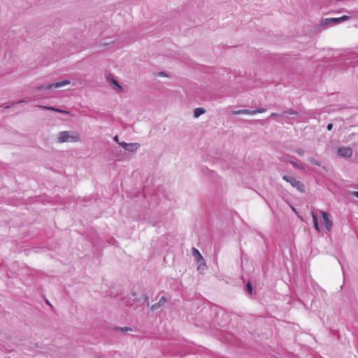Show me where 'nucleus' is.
Wrapping results in <instances>:
<instances>
[{
    "instance_id": "obj_18",
    "label": "nucleus",
    "mask_w": 358,
    "mask_h": 358,
    "mask_svg": "<svg viewBox=\"0 0 358 358\" xmlns=\"http://www.w3.org/2000/svg\"><path fill=\"white\" fill-rule=\"evenodd\" d=\"M247 291L250 293V294H252V287L250 282H248L246 285Z\"/></svg>"
},
{
    "instance_id": "obj_31",
    "label": "nucleus",
    "mask_w": 358,
    "mask_h": 358,
    "mask_svg": "<svg viewBox=\"0 0 358 358\" xmlns=\"http://www.w3.org/2000/svg\"><path fill=\"white\" fill-rule=\"evenodd\" d=\"M23 102H24V100H20V101H17V103H23Z\"/></svg>"
},
{
    "instance_id": "obj_29",
    "label": "nucleus",
    "mask_w": 358,
    "mask_h": 358,
    "mask_svg": "<svg viewBox=\"0 0 358 358\" xmlns=\"http://www.w3.org/2000/svg\"><path fill=\"white\" fill-rule=\"evenodd\" d=\"M159 75L162 76H165L166 73L162 71V72L159 73Z\"/></svg>"
},
{
    "instance_id": "obj_7",
    "label": "nucleus",
    "mask_w": 358,
    "mask_h": 358,
    "mask_svg": "<svg viewBox=\"0 0 358 358\" xmlns=\"http://www.w3.org/2000/svg\"><path fill=\"white\" fill-rule=\"evenodd\" d=\"M346 63L354 67L358 65V51L352 54L350 57L346 59Z\"/></svg>"
},
{
    "instance_id": "obj_12",
    "label": "nucleus",
    "mask_w": 358,
    "mask_h": 358,
    "mask_svg": "<svg viewBox=\"0 0 358 358\" xmlns=\"http://www.w3.org/2000/svg\"><path fill=\"white\" fill-rule=\"evenodd\" d=\"M206 110L203 108L199 107L194 109V116L197 118L202 114L205 113Z\"/></svg>"
},
{
    "instance_id": "obj_2",
    "label": "nucleus",
    "mask_w": 358,
    "mask_h": 358,
    "mask_svg": "<svg viewBox=\"0 0 358 358\" xmlns=\"http://www.w3.org/2000/svg\"><path fill=\"white\" fill-rule=\"evenodd\" d=\"M282 179L286 182H289L292 187L296 188L300 192H305V186L299 180H297L294 177L289 175H285L282 176Z\"/></svg>"
},
{
    "instance_id": "obj_6",
    "label": "nucleus",
    "mask_w": 358,
    "mask_h": 358,
    "mask_svg": "<svg viewBox=\"0 0 358 358\" xmlns=\"http://www.w3.org/2000/svg\"><path fill=\"white\" fill-rule=\"evenodd\" d=\"M348 18H349V17L347 16V15H343V16L340 17L325 18L324 20V22L326 24H330V23L337 24V23H340L341 22H343V21L348 20Z\"/></svg>"
},
{
    "instance_id": "obj_3",
    "label": "nucleus",
    "mask_w": 358,
    "mask_h": 358,
    "mask_svg": "<svg viewBox=\"0 0 358 358\" xmlns=\"http://www.w3.org/2000/svg\"><path fill=\"white\" fill-rule=\"evenodd\" d=\"M70 83H71V81L69 80H64L60 82H57L55 83H48V84L42 85L38 87V90H50L52 88H59V87H64L65 85H67Z\"/></svg>"
},
{
    "instance_id": "obj_30",
    "label": "nucleus",
    "mask_w": 358,
    "mask_h": 358,
    "mask_svg": "<svg viewBox=\"0 0 358 358\" xmlns=\"http://www.w3.org/2000/svg\"><path fill=\"white\" fill-rule=\"evenodd\" d=\"M278 114H277V113H272L271 115V116H273V117L278 116Z\"/></svg>"
},
{
    "instance_id": "obj_10",
    "label": "nucleus",
    "mask_w": 358,
    "mask_h": 358,
    "mask_svg": "<svg viewBox=\"0 0 358 358\" xmlns=\"http://www.w3.org/2000/svg\"><path fill=\"white\" fill-rule=\"evenodd\" d=\"M139 148V144L137 143H129L125 150L131 152H134L137 150Z\"/></svg>"
},
{
    "instance_id": "obj_22",
    "label": "nucleus",
    "mask_w": 358,
    "mask_h": 358,
    "mask_svg": "<svg viewBox=\"0 0 358 358\" xmlns=\"http://www.w3.org/2000/svg\"><path fill=\"white\" fill-rule=\"evenodd\" d=\"M254 112V115L256 114L257 113H264L266 111V109L264 108H259V109H257V110H252Z\"/></svg>"
},
{
    "instance_id": "obj_24",
    "label": "nucleus",
    "mask_w": 358,
    "mask_h": 358,
    "mask_svg": "<svg viewBox=\"0 0 358 358\" xmlns=\"http://www.w3.org/2000/svg\"><path fill=\"white\" fill-rule=\"evenodd\" d=\"M118 144L125 149L127 147L129 143L122 141V142L118 143Z\"/></svg>"
},
{
    "instance_id": "obj_13",
    "label": "nucleus",
    "mask_w": 358,
    "mask_h": 358,
    "mask_svg": "<svg viewBox=\"0 0 358 358\" xmlns=\"http://www.w3.org/2000/svg\"><path fill=\"white\" fill-rule=\"evenodd\" d=\"M289 163L294 166L295 167L296 169H298L299 170H301V171H304L305 170V167L303 165H302L301 164H299L296 161H294V160H290L289 161Z\"/></svg>"
},
{
    "instance_id": "obj_5",
    "label": "nucleus",
    "mask_w": 358,
    "mask_h": 358,
    "mask_svg": "<svg viewBox=\"0 0 358 358\" xmlns=\"http://www.w3.org/2000/svg\"><path fill=\"white\" fill-rule=\"evenodd\" d=\"M353 153L352 149L349 146H342L338 149V155L342 157L350 158Z\"/></svg>"
},
{
    "instance_id": "obj_20",
    "label": "nucleus",
    "mask_w": 358,
    "mask_h": 358,
    "mask_svg": "<svg viewBox=\"0 0 358 358\" xmlns=\"http://www.w3.org/2000/svg\"><path fill=\"white\" fill-rule=\"evenodd\" d=\"M295 152L301 156L304 155L305 153L304 150L302 148H297L296 149Z\"/></svg>"
},
{
    "instance_id": "obj_25",
    "label": "nucleus",
    "mask_w": 358,
    "mask_h": 358,
    "mask_svg": "<svg viewBox=\"0 0 358 358\" xmlns=\"http://www.w3.org/2000/svg\"><path fill=\"white\" fill-rule=\"evenodd\" d=\"M314 227L317 232H320V228L319 226V223L314 224Z\"/></svg>"
},
{
    "instance_id": "obj_17",
    "label": "nucleus",
    "mask_w": 358,
    "mask_h": 358,
    "mask_svg": "<svg viewBox=\"0 0 358 358\" xmlns=\"http://www.w3.org/2000/svg\"><path fill=\"white\" fill-rule=\"evenodd\" d=\"M283 114H288V115H298V112L296 110H292V109H289V110L283 112Z\"/></svg>"
},
{
    "instance_id": "obj_27",
    "label": "nucleus",
    "mask_w": 358,
    "mask_h": 358,
    "mask_svg": "<svg viewBox=\"0 0 358 358\" xmlns=\"http://www.w3.org/2000/svg\"><path fill=\"white\" fill-rule=\"evenodd\" d=\"M352 195L356 196L358 199V192H353Z\"/></svg>"
},
{
    "instance_id": "obj_16",
    "label": "nucleus",
    "mask_w": 358,
    "mask_h": 358,
    "mask_svg": "<svg viewBox=\"0 0 358 358\" xmlns=\"http://www.w3.org/2000/svg\"><path fill=\"white\" fill-rule=\"evenodd\" d=\"M308 161H309L311 164H314V165H316V166H321V162H320V161H319V160H317V159H315V158H313V157H309V158H308Z\"/></svg>"
},
{
    "instance_id": "obj_26",
    "label": "nucleus",
    "mask_w": 358,
    "mask_h": 358,
    "mask_svg": "<svg viewBox=\"0 0 358 358\" xmlns=\"http://www.w3.org/2000/svg\"><path fill=\"white\" fill-rule=\"evenodd\" d=\"M327 128L329 131H331L333 128V124H331V123L328 124Z\"/></svg>"
},
{
    "instance_id": "obj_21",
    "label": "nucleus",
    "mask_w": 358,
    "mask_h": 358,
    "mask_svg": "<svg viewBox=\"0 0 358 358\" xmlns=\"http://www.w3.org/2000/svg\"><path fill=\"white\" fill-rule=\"evenodd\" d=\"M41 107L44 109H47V110H52V111H57V110H58V108H56L52 106H41Z\"/></svg>"
},
{
    "instance_id": "obj_14",
    "label": "nucleus",
    "mask_w": 358,
    "mask_h": 358,
    "mask_svg": "<svg viewBox=\"0 0 358 358\" xmlns=\"http://www.w3.org/2000/svg\"><path fill=\"white\" fill-rule=\"evenodd\" d=\"M115 330L116 331H122L123 333H128L129 331H132V329L130 327H116L115 328Z\"/></svg>"
},
{
    "instance_id": "obj_19",
    "label": "nucleus",
    "mask_w": 358,
    "mask_h": 358,
    "mask_svg": "<svg viewBox=\"0 0 358 358\" xmlns=\"http://www.w3.org/2000/svg\"><path fill=\"white\" fill-rule=\"evenodd\" d=\"M312 217H313L314 224L319 223L318 220H317V215H316L315 213L312 212Z\"/></svg>"
},
{
    "instance_id": "obj_9",
    "label": "nucleus",
    "mask_w": 358,
    "mask_h": 358,
    "mask_svg": "<svg viewBox=\"0 0 358 358\" xmlns=\"http://www.w3.org/2000/svg\"><path fill=\"white\" fill-rule=\"evenodd\" d=\"M166 297H165V296H162V297L160 298L159 301L157 303H155V304H153V305L152 306V307H151V310H157V308H159V307L162 306L165 303V302H166Z\"/></svg>"
},
{
    "instance_id": "obj_1",
    "label": "nucleus",
    "mask_w": 358,
    "mask_h": 358,
    "mask_svg": "<svg viewBox=\"0 0 358 358\" xmlns=\"http://www.w3.org/2000/svg\"><path fill=\"white\" fill-rule=\"evenodd\" d=\"M80 140V135L73 131H63L58 134L57 141L59 143L78 142Z\"/></svg>"
},
{
    "instance_id": "obj_15",
    "label": "nucleus",
    "mask_w": 358,
    "mask_h": 358,
    "mask_svg": "<svg viewBox=\"0 0 358 358\" xmlns=\"http://www.w3.org/2000/svg\"><path fill=\"white\" fill-rule=\"evenodd\" d=\"M110 83H111V84L113 85V87L114 89L117 88V89L122 90L121 85L118 83V82L116 80L113 78V79L110 80Z\"/></svg>"
},
{
    "instance_id": "obj_23",
    "label": "nucleus",
    "mask_w": 358,
    "mask_h": 358,
    "mask_svg": "<svg viewBox=\"0 0 358 358\" xmlns=\"http://www.w3.org/2000/svg\"><path fill=\"white\" fill-rule=\"evenodd\" d=\"M57 112L60 113H64V114L69 113V112L68 110H63V109H59V108H58V110H57Z\"/></svg>"
},
{
    "instance_id": "obj_32",
    "label": "nucleus",
    "mask_w": 358,
    "mask_h": 358,
    "mask_svg": "<svg viewBox=\"0 0 358 358\" xmlns=\"http://www.w3.org/2000/svg\"><path fill=\"white\" fill-rule=\"evenodd\" d=\"M97 358H101V357H97Z\"/></svg>"
},
{
    "instance_id": "obj_11",
    "label": "nucleus",
    "mask_w": 358,
    "mask_h": 358,
    "mask_svg": "<svg viewBox=\"0 0 358 358\" xmlns=\"http://www.w3.org/2000/svg\"><path fill=\"white\" fill-rule=\"evenodd\" d=\"M236 115L246 114V115H254V112L252 110L248 109H241L234 112Z\"/></svg>"
},
{
    "instance_id": "obj_8",
    "label": "nucleus",
    "mask_w": 358,
    "mask_h": 358,
    "mask_svg": "<svg viewBox=\"0 0 358 358\" xmlns=\"http://www.w3.org/2000/svg\"><path fill=\"white\" fill-rule=\"evenodd\" d=\"M192 255L195 257L198 263H199L200 264H205L204 259L203 258L202 255L197 249L194 248L192 249Z\"/></svg>"
},
{
    "instance_id": "obj_4",
    "label": "nucleus",
    "mask_w": 358,
    "mask_h": 358,
    "mask_svg": "<svg viewBox=\"0 0 358 358\" xmlns=\"http://www.w3.org/2000/svg\"><path fill=\"white\" fill-rule=\"evenodd\" d=\"M322 215V225L328 231H331L333 227V222L329 218V214L325 211H320Z\"/></svg>"
},
{
    "instance_id": "obj_28",
    "label": "nucleus",
    "mask_w": 358,
    "mask_h": 358,
    "mask_svg": "<svg viewBox=\"0 0 358 358\" xmlns=\"http://www.w3.org/2000/svg\"><path fill=\"white\" fill-rule=\"evenodd\" d=\"M114 141H116L117 143H120V142H119V140H118V136H115L114 137Z\"/></svg>"
}]
</instances>
